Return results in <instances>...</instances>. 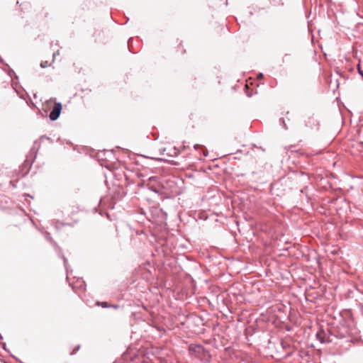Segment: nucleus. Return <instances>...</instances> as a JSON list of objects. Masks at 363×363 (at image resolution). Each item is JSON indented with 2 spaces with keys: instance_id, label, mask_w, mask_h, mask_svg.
<instances>
[{
  "instance_id": "obj_1",
  "label": "nucleus",
  "mask_w": 363,
  "mask_h": 363,
  "mask_svg": "<svg viewBox=\"0 0 363 363\" xmlns=\"http://www.w3.org/2000/svg\"><path fill=\"white\" fill-rule=\"evenodd\" d=\"M149 189L157 194H174L176 192L177 186L174 181L172 179H163L159 181L157 177H152L149 179L147 184Z\"/></svg>"
},
{
  "instance_id": "obj_2",
  "label": "nucleus",
  "mask_w": 363,
  "mask_h": 363,
  "mask_svg": "<svg viewBox=\"0 0 363 363\" xmlns=\"http://www.w3.org/2000/svg\"><path fill=\"white\" fill-rule=\"evenodd\" d=\"M189 352L192 356L202 362H208L211 359V354L202 345H191L189 346Z\"/></svg>"
},
{
  "instance_id": "obj_3",
  "label": "nucleus",
  "mask_w": 363,
  "mask_h": 363,
  "mask_svg": "<svg viewBox=\"0 0 363 363\" xmlns=\"http://www.w3.org/2000/svg\"><path fill=\"white\" fill-rule=\"evenodd\" d=\"M62 104L60 102L55 103L51 112L50 113L49 118L51 121L57 120L61 113Z\"/></svg>"
},
{
  "instance_id": "obj_4",
  "label": "nucleus",
  "mask_w": 363,
  "mask_h": 363,
  "mask_svg": "<svg viewBox=\"0 0 363 363\" xmlns=\"http://www.w3.org/2000/svg\"><path fill=\"white\" fill-rule=\"evenodd\" d=\"M167 150V148H165L164 150L166 151ZM168 151L167 155L171 157L177 156L179 153V150L175 147L168 149Z\"/></svg>"
},
{
  "instance_id": "obj_5",
  "label": "nucleus",
  "mask_w": 363,
  "mask_h": 363,
  "mask_svg": "<svg viewBox=\"0 0 363 363\" xmlns=\"http://www.w3.org/2000/svg\"><path fill=\"white\" fill-rule=\"evenodd\" d=\"M139 216L140 217L138 218V221L140 223H144L145 220L151 221V219L146 216V213L143 209L140 211Z\"/></svg>"
},
{
  "instance_id": "obj_6",
  "label": "nucleus",
  "mask_w": 363,
  "mask_h": 363,
  "mask_svg": "<svg viewBox=\"0 0 363 363\" xmlns=\"http://www.w3.org/2000/svg\"><path fill=\"white\" fill-rule=\"evenodd\" d=\"M323 336H324V332L323 330L318 332L317 334H316L317 338L320 340V342L321 343H324L325 342V340L323 339Z\"/></svg>"
},
{
  "instance_id": "obj_7",
  "label": "nucleus",
  "mask_w": 363,
  "mask_h": 363,
  "mask_svg": "<svg viewBox=\"0 0 363 363\" xmlns=\"http://www.w3.org/2000/svg\"><path fill=\"white\" fill-rule=\"evenodd\" d=\"M71 225V224H70V223H63V222H60V221H59V220H57V221L55 222V227H56L57 228H62V227H63V226H65V225Z\"/></svg>"
},
{
  "instance_id": "obj_8",
  "label": "nucleus",
  "mask_w": 363,
  "mask_h": 363,
  "mask_svg": "<svg viewBox=\"0 0 363 363\" xmlns=\"http://www.w3.org/2000/svg\"><path fill=\"white\" fill-rule=\"evenodd\" d=\"M280 121V124L282 125V127L285 129V130H287L288 129V127L286 125V123L285 122V120L284 118H280L279 120Z\"/></svg>"
},
{
  "instance_id": "obj_9",
  "label": "nucleus",
  "mask_w": 363,
  "mask_h": 363,
  "mask_svg": "<svg viewBox=\"0 0 363 363\" xmlns=\"http://www.w3.org/2000/svg\"><path fill=\"white\" fill-rule=\"evenodd\" d=\"M49 65H50L48 64V61H42L40 63V67L42 68H45V67H48Z\"/></svg>"
},
{
  "instance_id": "obj_10",
  "label": "nucleus",
  "mask_w": 363,
  "mask_h": 363,
  "mask_svg": "<svg viewBox=\"0 0 363 363\" xmlns=\"http://www.w3.org/2000/svg\"><path fill=\"white\" fill-rule=\"evenodd\" d=\"M270 2L274 5H278L281 4V0H269Z\"/></svg>"
},
{
  "instance_id": "obj_11",
  "label": "nucleus",
  "mask_w": 363,
  "mask_h": 363,
  "mask_svg": "<svg viewBox=\"0 0 363 363\" xmlns=\"http://www.w3.org/2000/svg\"><path fill=\"white\" fill-rule=\"evenodd\" d=\"M194 148L195 150H198V149H199V148H203V147H202L201 145H200L196 144V145H194Z\"/></svg>"
},
{
  "instance_id": "obj_12",
  "label": "nucleus",
  "mask_w": 363,
  "mask_h": 363,
  "mask_svg": "<svg viewBox=\"0 0 363 363\" xmlns=\"http://www.w3.org/2000/svg\"><path fill=\"white\" fill-rule=\"evenodd\" d=\"M203 157H206L208 155V151L206 149L203 150Z\"/></svg>"
},
{
  "instance_id": "obj_13",
  "label": "nucleus",
  "mask_w": 363,
  "mask_h": 363,
  "mask_svg": "<svg viewBox=\"0 0 363 363\" xmlns=\"http://www.w3.org/2000/svg\"><path fill=\"white\" fill-rule=\"evenodd\" d=\"M101 306H102V307H104V308H106V307H108V305H107V303H106V302H102V303H101Z\"/></svg>"
},
{
  "instance_id": "obj_14",
  "label": "nucleus",
  "mask_w": 363,
  "mask_h": 363,
  "mask_svg": "<svg viewBox=\"0 0 363 363\" xmlns=\"http://www.w3.org/2000/svg\"><path fill=\"white\" fill-rule=\"evenodd\" d=\"M47 239L50 240V241L52 240V238H51V237L50 236V234H49V233H48V235H47Z\"/></svg>"
},
{
  "instance_id": "obj_15",
  "label": "nucleus",
  "mask_w": 363,
  "mask_h": 363,
  "mask_svg": "<svg viewBox=\"0 0 363 363\" xmlns=\"http://www.w3.org/2000/svg\"><path fill=\"white\" fill-rule=\"evenodd\" d=\"M281 345L284 348H285L286 347V345H285V343L284 342H281Z\"/></svg>"
},
{
  "instance_id": "obj_16",
  "label": "nucleus",
  "mask_w": 363,
  "mask_h": 363,
  "mask_svg": "<svg viewBox=\"0 0 363 363\" xmlns=\"http://www.w3.org/2000/svg\"><path fill=\"white\" fill-rule=\"evenodd\" d=\"M263 77V74L262 73L258 74V78H262Z\"/></svg>"
},
{
  "instance_id": "obj_17",
  "label": "nucleus",
  "mask_w": 363,
  "mask_h": 363,
  "mask_svg": "<svg viewBox=\"0 0 363 363\" xmlns=\"http://www.w3.org/2000/svg\"><path fill=\"white\" fill-rule=\"evenodd\" d=\"M64 263H65V265H66L67 259L65 258H64Z\"/></svg>"
},
{
  "instance_id": "obj_18",
  "label": "nucleus",
  "mask_w": 363,
  "mask_h": 363,
  "mask_svg": "<svg viewBox=\"0 0 363 363\" xmlns=\"http://www.w3.org/2000/svg\"><path fill=\"white\" fill-rule=\"evenodd\" d=\"M79 349V345H78L76 348H75V351L78 350Z\"/></svg>"
}]
</instances>
